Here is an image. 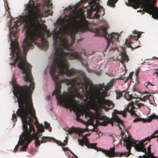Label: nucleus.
I'll return each mask as SVG.
<instances>
[{
  "label": "nucleus",
  "instance_id": "nucleus-31",
  "mask_svg": "<svg viewBox=\"0 0 158 158\" xmlns=\"http://www.w3.org/2000/svg\"><path fill=\"white\" fill-rule=\"evenodd\" d=\"M17 116L16 114H15V113L14 112L12 115V119L14 121H17Z\"/></svg>",
  "mask_w": 158,
  "mask_h": 158
},
{
  "label": "nucleus",
  "instance_id": "nucleus-23",
  "mask_svg": "<svg viewBox=\"0 0 158 158\" xmlns=\"http://www.w3.org/2000/svg\"><path fill=\"white\" fill-rule=\"evenodd\" d=\"M105 13L104 9L102 6L99 5V17L103 16Z\"/></svg>",
  "mask_w": 158,
  "mask_h": 158
},
{
  "label": "nucleus",
  "instance_id": "nucleus-20",
  "mask_svg": "<svg viewBox=\"0 0 158 158\" xmlns=\"http://www.w3.org/2000/svg\"><path fill=\"white\" fill-rule=\"evenodd\" d=\"M115 92L116 94V99L117 100L119 99L123 96V92L119 90H115Z\"/></svg>",
  "mask_w": 158,
  "mask_h": 158
},
{
  "label": "nucleus",
  "instance_id": "nucleus-11",
  "mask_svg": "<svg viewBox=\"0 0 158 158\" xmlns=\"http://www.w3.org/2000/svg\"><path fill=\"white\" fill-rule=\"evenodd\" d=\"M140 37V36H139L138 35L133 36L131 35L129 39H127L125 40V44L127 47L130 48L133 50L140 47L136 45V44H138L139 43V41H138V40Z\"/></svg>",
  "mask_w": 158,
  "mask_h": 158
},
{
  "label": "nucleus",
  "instance_id": "nucleus-12",
  "mask_svg": "<svg viewBox=\"0 0 158 158\" xmlns=\"http://www.w3.org/2000/svg\"><path fill=\"white\" fill-rule=\"evenodd\" d=\"M20 22L19 21H15L13 23L11 22V25L10 26V35H13L15 37V39L16 40L17 37V33L18 30L17 29L18 26L20 25Z\"/></svg>",
  "mask_w": 158,
  "mask_h": 158
},
{
  "label": "nucleus",
  "instance_id": "nucleus-22",
  "mask_svg": "<svg viewBox=\"0 0 158 158\" xmlns=\"http://www.w3.org/2000/svg\"><path fill=\"white\" fill-rule=\"evenodd\" d=\"M30 135L31 136V137L32 138V140L33 139H35V137H34V135H35L36 136H37V137H39V140L40 138V137H41V136H42V134H40L39 136L37 135L35 133V132H30Z\"/></svg>",
  "mask_w": 158,
  "mask_h": 158
},
{
  "label": "nucleus",
  "instance_id": "nucleus-52",
  "mask_svg": "<svg viewBox=\"0 0 158 158\" xmlns=\"http://www.w3.org/2000/svg\"><path fill=\"white\" fill-rule=\"evenodd\" d=\"M75 158H78L77 156L75 155Z\"/></svg>",
  "mask_w": 158,
  "mask_h": 158
},
{
  "label": "nucleus",
  "instance_id": "nucleus-30",
  "mask_svg": "<svg viewBox=\"0 0 158 158\" xmlns=\"http://www.w3.org/2000/svg\"><path fill=\"white\" fill-rule=\"evenodd\" d=\"M45 5H46L47 7H49L50 6H51L52 5V4L51 3L49 0H48L47 1L45 2Z\"/></svg>",
  "mask_w": 158,
  "mask_h": 158
},
{
  "label": "nucleus",
  "instance_id": "nucleus-21",
  "mask_svg": "<svg viewBox=\"0 0 158 158\" xmlns=\"http://www.w3.org/2000/svg\"><path fill=\"white\" fill-rule=\"evenodd\" d=\"M91 31L95 33L94 36H99V28H93L91 30Z\"/></svg>",
  "mask_w": 158,
  "mask_h": 158
},
{
  "label": "nucleus",
  "instance_id": "nucleus-17",
  "mask_svg": "<svg viewBox=\"0 0 158 158\" xmlns=\"http://www.w3.org/2000/svg\"><path fill=\"white\" fill-rule=\"evenodd\" d=\"M118 1V0H108L107 2V5L110 7L114 8L115 6V4Z\"/></svg>",
  "mask_w": 158,
  "mask_h": 158
},
{
  "label": "nucleus",
  "instance_id": "nucleus-42",
  "mask_svg": "<svg viewBox=\"0 0 158 158\" xmlns=\"http://www.w3.org/2000/svg\"><path fill=\"white\" fill-rule=\"evenodd\" d=\"M116 47H111L110 48V49H109V51H114V50H115L116 49Z\"/></svg>",
  "mask_w": 158,
  "mask_h": 158
},
{
  "label": "nucleus",
  "instance_id": "nucleus-51",
  "mask_svg": "<svg viewBox=\"0 0 158 158\" xmlns=\"http://www.w3.org/2000/svg\"><path fill=\"white\" fill-rule=\"evenodd\" d=\"M100 134H101V135H102V133H101L100 132H99V136L100 135Z\"/></svg>",
  "mask_w": 158,
  "mask_h": 158
},
{
  "label": "nucleus",
  "instance_id": "nucleus-19",
  "mask_svg": "<svg viewBox=\"0 0 158 158\" xmlns=\"http://www.w3.org/2000/svg\"><path fill=\"white\" fill-rule=\"evenodd\" d=\"M36 127L37 128L38 131L41 133L43 132L44 131V127L43 125L38 124L36 126Z\"/></svg>",
  "mask_w": 158,
  "mask_h": 158
},
{
  "label": "nucleus",
  "instance_id": "nucleus-14",
  "mask_svg": "<svg viewBox=\"0 0 158 158\" xmlns=\"http://www.w3.org/2000/svg\"><path fill=\"white\" fill-rule=\"evenodd\" d=\"M152 0H145L148 4L144 5L143 6V10L146 12L152 15L154 13L158 8L152 6L151 2Z\"/></svg>",
  "mask_w": 158,
  "mask_h": 158
},
{
  "label": "nucleus",
  "instance_id": "nucleus-56",
  "mask_svg": "<svg viewBox=\"0 0 158 158\" xmlns=\"http://www.w3.org/2000/svg\"><path fill=\"white\" fill-rule=\"evenodd\" d=\"M40 43H39V45H40Z\"/></svg>",
  "mask_w": 158,
  "mask_h": 158
},
{
  "label": "nucleus",
  "instance_id": "nucleus-41",
  "mask_svg": "<svg viewBox=\"0 0 158 158\" xmlns=\"http://www.w3.org/2000/svg\"><path fill=\"white\" fill-rule=\"evenodd\" d=\"M7 8L8 9H6V10H8V13L9 15V16H10V18H11L12 17L10 14V11L9 10L10 9V8L8 7V6H7Z\"/></svg>",
  "mask_w": 158,
  "mask_h": 158
},
{
  "label": "nucleus",
  "instance_id": "nucleus-10",
  "mask_svg": "<svg viewBox=\"0 0 158 158\" xmlns=\"http://www.w3.org/2000/svg\"><path fill=\"white\" fill-rule=\"evenodd\" d=\"M30 134L26 133V131H23L19 136L20 145L23 146L20 148V151L25 152L26 151L28 144L32 141V137Z\"/></svg>",
  "mask_w": 158,
  "mask_h": 158
},
{
  "label": "nucleus",
  "instance_id": "nucleus-6",
  "mask_svg": "<svg viewBox=\"0 0 158 158\" xmlns=\"http://www.w3.org/2000/svg\"><path fill=\"white\" fill-rule=\"evenodd\" d=\"M101 22L103 24V26H99V37H104L106 40L107 43L106 48V50L111 44L114 45L115 42L118 41L119 35L117 33L112 32L107 35L108 33L107 30L108 28V25L104 19H102L101 20L99 19V23Z\"/></svg>",
  "mask_w": 158,
  "mask_h": 158
},
{
  "label": "nucleus",
  "instance_id": "nucleus-8",
  "mask_svg": "<svg viewBox=\"0 0 158 158\" xmlns=\"http://www.w3.org/2000/svg\"><path fill=\"white\" fill-rule=\"evenodd\" d=\"M99 0H81V3H84L83 7L85 8L87 7H89L87 8V13L90 14L94 10H96V12L94 16V19H98L99 15Z\"/></svg>",
  "mask_w": 158,
  "mask_h": 158
},
{
  "label": "nucleus",
  "instance_id": "nucleus-34",
  "mask_svg": "<svg viewBox=\"0 0 158 158\" xmlns=\"http://www.w3.org/2000/svg\"><path fill=\"white\" fill-rule=\"evenodd\" d=\"M63 150H64V151H66L67 150H68L73 155H74V154L72 152V151H71L68 148H66V147H63L62 148Z\"/></svg>",
  "mask_w": 158,
  "mask_h": 158
},
{
  "label": "nucleus",
  "instance_id": "nucleus-49",
  "mask_svg": "<svg viewBox=\"0 0 158 158\" xmlns=\"http://www.w3.org/2000/svg\"><path fill=\"white\" fill-rule=\"evenodd\" d=\"M83 54L85 56H86V54H85V52H83Z\"/></svg>",
  "mask_w": 158,
  "mask_h": 158
},
{
  "label": "nucleus",
  "instance_id": "nucleus-44",
  "mask_svg": "<svg viewBox=\"0 0 158 158\" xmlns=\"http://www.w3.org/2000/svg\"><path fill=\"white\" fill-rule=\"evenodd\" d=\"M143 94H146L147 95L150 94V93L149 92H147V91H144Z\"/></svg>",
  "mask_w": 158,
  "mask_h": 158
},
{
  "label": "nucleus",
  "instance_id": "nucleus-24",
  "mask_svg": "<svg viewBox=\"0 0 158 158\" xmlns=\"http://www.w3.org/2000/svg\"><path fill=\"white\" fill-rule=\"evenodd\" d=\"M151 96L150 94L147 95L146 96H144L143 98H139V99L141 101L145 102L148 99H149V97Z\"/></svg>",
  "mask_w": 158,
  "mask_h": 158
},
{
  "label": "nucleus",
  "instance_id": "nucleus-43",
  "mask_svg": "<svg viewBox=\"0 0 158 158\" xmlns=\"http://www.w3.org/2000/svg\"><path fill=\"white\" fill-rule=\"evenodd\" d=\"M154 73L157 74L158 75H157V77H158V69L156 70L155 72H154Z\"/></svg>",
  "mask_w": 158,
  "mask_h": 158
},
{
  "label": "nucleus",
  "instance_id": "nucleus-33",
  "mask_svg": "<svg viewBox=\"0 0 158 158\" xmlns=\"http://www.w3.org/2000/svg\"><path fill=\"white\" fill-rule=\"evenodd\" d=\"M44 124L45 125V126L47 129H48L50 127V124L47 122H44Z\"/></svg>",
  "mask_w": 158,
  "mask_h": 158
},
{
  "label": "nucleus",
  "instance_id": "nucleus-50",
  "mask_svg": "<svg viewBox=\"0 0 158 158\" xmlns=\"http://www.w3.org/2000/svg\"><path fill=\"white\" fill-rule=\"evenodd\" d=\"M152 158H157L156 157H155L153 155H152Z\"/></svg>",
  "mask_w": 158,
  "mask_h": 158
},
{
  "label": "nucleus",
  "instance_id": "nucleus-25",
  "mask_svg": "<svg viewBox=\"0 0 158 158\" xmlns=\"http://www.w3.org/2000/svg\"><path fill=\"white\" fill-rule=\"evenodd\" d=\"M68 131L69 134H72L73 133L76 132L77 131V130L76 128L74 127L69 129L68 130Z\"/></svg>",
  "mask_w": 158,
  "mask_h": 158
},
{
  "label": "nucleus",
  "instance_id": "nucleus-2",
  "mask_svg": "<svg viewBox=\"0 0 158 158\" xmlns=\"http://www.w3.org/2000/svg\"><path fill=\"white\" fill-rule=\"evenodd\" d=\"M27 10L28 13L25 16L24 19L25 23L24 27L27 30L26 36L24 40L22 46L23 57L21 53V51L18 45V43L11 39L10 44L11 47V52L10 55L13 57L16 58L14 60V63L19 61L18 64L19 68V64L21 62H24L30 65L31 73V65L28 63L26 59L25 55L30 48H33V46L36 45V41L39 40L41 43L46 48L48 45V41L44 37V31L47 30V26L45 24H41L39 21L38 19L40 15L38 13L39 9L35 6V2L33 0H30L29 2L26 6Z\"/></svg>",
  "mask_w": 158,
  "mask_h": 158
},
{
  "label": "nucleus",
  "instance_id": "nucleus-45",
  "mask_svg": "<svg viewBox=\"0 0 158 158\" xmlns=\"http://www.w3.org/2000/svg\"><path fill=\"white\" fill-rule=\"evenodd\" d=\"M139 70H137L135 72V74L136 75V76H137L138 73H139Z\"/></svg>",
  "mask_w": 158,
  "mask_h": 158
},
{
  "label": "nucleus",
  "instance_id": "nucleus-16",
  "mask_svg": "<svg viewBox=\"0 0 158 158\" xmlns=\"http://www.w3.org/2000/svg\"><path fill=\"white\" fill-rule=\"evenodd\" d=\"M80 113L82 114V116L84 114L85 117H91L93 115L92 113L90 110L88 108L85 107L81 109L80 108Z\"/></svg>",
  "mask_w": 158,
  "mask_h": 158
},
{
  "label": "nucleus",
  "instance_id": "nucleus-1",
  "mask_svg": "<svg viewBox=\"0 0 158 158\" xmlns=\"http://www.w3.org/2000/svg\"><path fill=\"white\" fill-rule=\"evenodd\" d=\"M67 59H77L81 62L84 60L83 58H54L50 72L55 85V89L52 95H56V98L60 105L63 103L65 107L71 108L76 112V120L81 122L82 120L80 116L82 114L80 113L79 105L74 99L75 96L60 94L61 84L63 82L68 85H71L72 92L78 97L81 98V94L84 91L83 81L86 78L85 73L82 71L73 68L69 69Z\"/></svg>",
  "mask_w": 158,
  "mask_h": 158
},
{
  "label": "nucleus",
  "instance_id": "nucleus-4",
  "mask_svg": "<svg viewBox=\"0 0 158 158\" xmlns=\"http://www.w3.org/2000/svg\"><path fill=\"white\" fill-rule=\"evenodd\" d=\"M115 80L114 78H113L106 85L104 83L99 84V125L106 126L108 124L110 123L113 126L114 121L118 123L119 129L122 131L121 127L124 128L125 126L123 121L117 116L115 115L111 118H109L106 116L102 114V109L107 111L109 110L113 109L114 106L112 101L105 98L108 96L107 92L113 86Z\"/></svg>",
  "mask_w": 158,
  "mask_h": 158
},
{
  "label": "nucleus",
  "instance_id": "nucleus-29",
  "mask_svg": "<svg viewBox=\"0 0 158 158\" xmlns=\"http://www.w3.org/2000/svg\"><path fill=\"white\" fill-rule=\"evenodd\" d=\"M85 145L89 148L90 143L88 142V139L86 137H85Z\"/></svg>",
  "mask_w": 158,
  "mask_h": 158
},
{
  "label": "nucleus",
  "instance_id": "nucleus-40",
  "mask_svg": "<svg viewBox=\"0 0 158 158\" xmlns=\"http://www.w3.org/2000/svg\"><path fill=\"white\" fill-rule=\"evenodd\" d=\"M125 78L124 77V74L121 75L119 78V80H124Z\"/></svg>",
  "mask_w": 158,
  "mask_h": 158
},
{
  "label": "nucleus",
  "instance_id": "nucleus-36",
  "mask_svg": "<svg viewBox=\"0 0 158 158\" xmlns=\"http://www.w3.org/2000/svg\"><path fill=\"white\" fill-rule=\"evenodd\" d=\"M126 99L127 101H130L133 98L132 96L131 95H128V98L126 97Z\"/></svg>",
  "mask_w": 158,
  "mask_h": 158
},
{
  "label": "nucleus",
  "instance_id": "nucleus-32",
  "mask_svg": "<svg viewBox=\"0 0 158 158\" xmlns=\"http://www.w3.org/2000/svg\"><path fill=\"white\" fill-rule=\"evenodd\" d=\"M20 145V140L19 141L18 144L16 146L14 149V152H15L16 150L18 149L19 146Z\"/></svg>",
  "mask_w": 158,
  "mask_h": 158
},
{
  "label": "nucleus",
  "instance_id": "nucleus-54",
  "mask_svg": "<svg viewBox=\"0 0 158 158\" xmlns=\"http://www.w3.org/2000/svg\"><path fill=\"white\" fill-rule=\"evenodd\" d=\"M129 155H130V154H129H129H128L127 156H129Z\"/></svg>",
  "mask_w": 158,
  "mask_h": 158
},
{
  "label": "nucleus",
  "instance_id": "nucleus-13",
  "mask_svg": "<svg viewBox=\"0 0 158 158\" xmlns=\"http://www.w3.org/2000/svg\"><path fill=\"white\" fill-rule=\"evenodd\" d=\"M115 148H110L109 151L105 150L102 148H99V151H101L104 153L106 156L109 157H114L118 156L119 153L118 152H114ZM123 154L120 153L119 156H122Z\"/></svg>",
  "mask_w": 158,
  "mask_h": 158
},
{
  "label": "nucleus",
  "instance_id": "nucleus-46",
  "mask_svg": "<svg viewBox=\"0 0 158 158\" xmlns=\"http://www.w3.org/2000/svg\"><path fill=\"white\" fill-rule=\"evenodd\" d=\"M148 151L149 152H150V146H149L148 148Z\"/></svg>",
  "mask_w": 158,
  "mask_h": 158
},
{
  "label": "nucleus",
  "instance_id": "nucleus-55",
  "mask_svg": "<svg viewBox=\"0 0 158 158\" xmlns=\"http://www.w3.org/2000/svg\"><path fill=\"white\" fill-rule=\"evenodd\" d=\"M156 58L157 59H158V58H157L156 57Z\"/></svg>",
  "mask_w": 158,
  "mask_h": 158
},
{
  "label": "nucleus",
  "instance_id": "nucleus-37",
  "mask_svg": "<svg viewBox=\"0 0 158 158\" xmlns=\"http://www.w3.org/2000/svg\"><path fill=\"white\" fill-rule=\"evenodd\" d=\"M142 119V118H136L134 120L133 122L135 123L136 122H139L141 121Z\"/></svg>",
  "mask_w": 158,
  "mask_h": 158
},
{
  "label": "nucleus",
  "instance_id": "nucleus-53",
  "mask_svg": "<svg viewBox=\"0 0 158 158\" xmlns=\"http://www.w3.org/2000/svg\"><path fill=\"white\" fill-rule=\"evenodd\" d=\"M139 158H141V156H139Z\"/></svg>",
  "mask_w": 158,
  "mask_h": 158
},
{
  "label": "nucleus",
  "instance_id": "nucleus-26",
  "mask_svg": "<svg viewBox=\"0 0 158 158\" xmlns=\"http://www.w3.org/2000/svg\"><path fill=\"white\" fill-rule=\"evenodd\" d=\"M144 85L148 89H151V86H154V85L151 83L149 82L145 83Z\"/></svg>",
  "mask_w": 158,
  "mask_h": 158
},
{
  "label": "nucleus",
  "instance_id": "nucleus-27",
  "mask_svg": "<svg viewBox=\"0 0 158 158\" xmlns=\"http://www.w3.org/2000/svg\"><path fill=\"white\" fill-rule=\"evenodd\" d=\"M89 148H91L95 149L97 152L99 151V148L96 147V144L95 143H90Z\"/></svg>",
  "mask_w": 158,
  "mask_h": 158
},
{
  "label": "nucleus",
  "instance_id": "nucleus-28",
  "mask_svg": "<svg viewBox=\"0 0 158 158\" xmlns=\"http://www.w3.org/2000/svg\"><path fill=\"white\" fill-rule=\"evenodd\" d=\"M78 142H79V144L82 146H83L84 145V143H85V137H83V139H78Z\"/></svg>",
  "mask_w": 158,
  "mask_h": 158
},
{
  "label": "nucleus",
  "instance_id": "nucleus-18",
  "mask_svg": "<svg viewBox=\"0 0 158 158\" xmlns=\"http://www.w3.org/2000/svg\"><path fill=\"white\" fill-rule=\"evenodd\" d=\"M153 119H156L158 120V116L155 114H153L148 117L147 119V120L148 122H150Z\"/></svg>",
  "mask_w": 158,
  "mask_h": 158
},
{
  "label": "nucleus",
  "instance_id": "nucleus-35",
  "mask_svg": "<svg viewBox=\"0 0 158 158\" xmlns=\"http://www.w3.org/2000/svg\"><path fill=\"white\" fill-rule=\"evenodd\" d=\"M45 12L48 15H52L53 13L52 10L50 11L49 9L48 10H46Z\"/></svg>",
  "mask_w": 158,
  "mask_h": 158
},
{
  "label": "nucleus",
  "instance_id": "nucleus-15",
  "mask_svg": "<svg viewBox=\"0 0 158 158\" xmlns=\"http://www.w3.org/2000/svg\"><path fill=\"white\" fill-rule=\"evenodd\" d=\"M122 51L120 52V57L119 59V61L122 64L127 62L129 58L126 52V48L123 47L122 48Z\"/></svg>",
  "mask_w": 158,
  "mask_h": 158
},
{
  "label": "nucleus",
  "instance_id": "nucleus-3",
  "mask_svg": "<svg viewBox=\"0 0 158 158\" xmlns=\"http://www.w3.org/2000/svg\"><path fill=\"white\" fill-rule=\"evenodd\" d=\"M19 68L22 70L23 73H25L24 77L26 82L30 83L29 86L27 85L15 86L13 93L17 98L19 108L16 112L17 116L19 117L23 123V131L30 134V132H35L33 123V118L37 125L40 124L36 116L35 111L33 107L32 94L35 89V83L31 73L30 65L24 62L19 64Z\"/></svg>",
  "mask_w": 158,
  "mask_h": 158
},
{
  "label": "nucleus",
  "instance_id": "nucleus-48",
  "mask_svg": "<svg viewBox=\"0 0 158 158\" xmlns=\"http://www.w3.org/2000/svg\"><path fill=\"white\" fill-rule=\"evenodd\" d=\"M89 135V134H86L85 135V137H86L87 136H88Z\"/></svg>",
  "mask_w": 158,
  "mask_h": 158
},
{
  "label": "nucleus",
  "instance_id": "nucleus-38",
  "mask_svg": "<svg viewBox=\"0 0 158 158\" xmlns=\"http://www.w3.org/2000/svg\"><path fill=\"white\" fill-rule=\"evenodd\" d=\"M133 33L134 34H137L138 35L137 36H140V34H139V32L138 31H137L136 30H134V31H133Z\"/></svg>",
  "mask_w": 158,
  "mask_h": 158
},
{
  "label": "nucleus",
  "instance_id": "nucleus-5",
  "mask_svg": "<svg viewBox=\"0 0 158 158\" xmlns=\"http://www.w3.org/2000/svg\"><path fill=\"white\" fill-rule=\"evenodd\" d=\"M86 93L85 96L91 108L95 110L97 113L96 124L99 125V87H96L89 81L85 86Z\"/></svg>",
  "mask_w": 158,
  "mask_h": 158
},
{
  "label": "nucleus",
  "instance_id": "nucleus-47",
  "mask_svg": "<svg viewBox=\"0 0 158 158\" xmlns=\"http://www.w3.org/2000/svg\"><path fill=\"white\" fill-rule=\"evenodd\" d=\"M139 7V5L138 4H136L135 6V8H137Z\"/></svg>",
  "mask_w": 158,
  "mask_h": 158
},
{
  "label": "nucleus",
  "instance_id": "nucleus-7",
  "mask_svg": "<svg viewBox=\"0 0 158 158\" xmlns=\"http://www.w3.org/2000/svg\"><path fill=\"white\" fill-rule=\"evenodd\" d=\"M139 101L137 100H136L135 102H130L123 110L119 111L116 109L114 110V113L115 114H121L124 117H125L126 116V112L127 111L130 112L132 116L138 117V115L135 113L137 109L134 106V104L137 105L138 108H139L140 107L144 105L143 103H139Z\"/></svg>",
  "mask_w": 158,
  "mask_h": 158
},
{
  "label": "nucleus",
  "instance_id": "nucleus-9",
  "mask_svg": "<svg viewBox=\"0 0 158 158\" xmlns=\"http://www.w3.org/2000/svg\"><path fill=\"white\" fill-rule=\"evenodd\" d=\"M35 138V143L36 147H38V146H40L41 143H45L48 141L50 142L51 140H53L54 142L56 143L58 145L61 146H65L67 144L68 139L67 137H66V139L64 140V143H63L53 138H51L49 137H46L42 136L40 137L41 140H39V137H37L35 135H34Z\"/></svg>",
  "mask_w": 158,
  "mask_h": 158
},
{
  "label": "nucleus",
  "instance_id": "nucleus-39",
  "mask_svg": "<svg viewBox=\"0 0 158 158\" xmlns=\"http://www.w3.org/2000/svg\"><path fill=\"white\" fill-rule=\"evenodd\" d=\"M133 73H130L129 76L127 77V80L128 79H131L132 78V76L133 75Z\"/></svg>",
  "mask_w": 158,
  "mask_h": 158
}]
</instances>
